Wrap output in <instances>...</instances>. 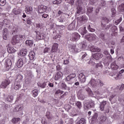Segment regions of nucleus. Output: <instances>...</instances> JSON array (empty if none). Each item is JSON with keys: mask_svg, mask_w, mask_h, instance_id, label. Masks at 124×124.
Here are the masks:
<instances>
[{"mask_svg": "<svg viewBox=\"0 0 124 124\" xmlns=\"http://www.w3.org/2000/svg\"><path fill=\"white\" fill-rule=\"evenodd\" d=\"M47 8L48 7L46 6L42 5L38 9V13L41 14V13H44V12H46V11L47 10Z\"/></svg>", "mask_w": 124, "mask_h": 124, "instance_id": "9d476101", "label": "nucleus"}, {"mask_svg": "<svg viewBox=\"0 0 124 124\" xmlns=\"http://www.w3.org/2000/svg\"><path fill=\"white\" fill-rule=\"evenodd\" d=\"M88 21V17L86 15H83L78 19V22L80 23V24H84L85 22Z\"/></svg>", "mask_w": 124, "mask_h": 124, "instance_id": "1a4fd4ad", "label": "nucleus"}, {"mask_svg": "<svg viewBox=\"0 0 124 124\" xmlns=\"http://www.w3.org/2000/svg\"><path fill=\"white\" fill-rule=\"evenodd\" d=\"M111 12H112V17H115V15L116 14V9L115 8L111 9Z\"/></svg>", "mask_w": 124, "mask_h": 124, "instance_id": "603ef678", "label": "nucleus"}, {"mask_svg": "<svg viewBox=\"0 0 124 124\" xmlns=\"http://www.w3.org/2000/svg\"><path fill=\"white\" fill-rule=\"evenodd\" d=\"M23 76L21 75H18L16 76L15 82L20 83L23 81Z\"/></svg>", "mask_w": 124, "mask_h": 124, "instance_id": "4be33fe9", "label": "nucleus"}, {"mask_svg": "<svg viewBox=\"0 0 124 124\" xmlns=\"http://www.w3.org/2000/svg\"><path fill=\"white\" fill-rule=\"evenodd\" d=\"M62 94V93H63V91H61L60 90H58L57 91H56L55 92V94Z\"/></svg>", "mask_w": 124, "mask_h": 124, "instance_id": "4d7b16f0", "label": "nucleus"}, {"mask_svg": "<svg viewBox=\"0 0 124 124\" xmlns=\"http://www.w3.org/2000/svg\"><path fill=\"white\" fill-rule=\"evenodd\" d=\"M32 96H33V97H36V96L38 95V90L36 89L33 90L32 92Z\"/></svg>", "mask_w": 124, "mask_h": 124, "instance_id": "e433bc0d", "label": "nucleus"}, {"mask_svg": "<svg viewBox=\"0 0 124 124\" xmlns=\"http://www.w3.org/2000/svg\"><path fill=\"white\" fill-rule=\"evenodd\" d=\"M78 31L82 35H85L88 31L86 30V27H84L83 28L79 29Z\"/></svg>", "mask_w": 124, "mask_h": 124, "instance_id": "a878e982", "label": "nucleus"}, {"mask_svg": "<svg viewBox=\"0 0 124 124\" xmlns=\"http://www.w3.org/2000/svg\"><path fill=\"white\" fill-rule=\"evenodd\" d=\"M80 36L78 33L75 32L72 34L70 40L71 41H77V40H79V39H80Z\"/></svg>", "mask_w": 124, "mask_h": 124, "instance_id": "7ed1b4c3", "label": "nucleus"}, {"mask_svg": "<svg viewBox=\"0 0 124 124\" xmlns=\"http://www.w3.org/2000/svg\"><path fill=\"white\" fill-rule=\"evenodd\" d=\"M26 22L28 25H31V19L30 18H28L27 19Z\"/></svg>", "mask_w": 124, "mask_h": 124, "instance_id": "e2e57ef3", "label": "nucleus"}, {"mask_svg": "<svg viewBox=\"0 0 124 124\" xmlns=\"http://www.w3.org/2000/svg\"><path fill=\"white\" fill-rule=\"evenodd\" d=\"M10 80L5 79L2 82L0 87L3 89H5L7 88V86L10 84Z\"/></svg>", "mask_w": 124, "mask_h": 124, "instance_id": "20e7f679", "label": "nucleus"}, {"mask_svg": "<svg viewBox=\"0 0 124 124\" xmlns=\"http://www.w3.org/2000/svg\"><path fill=\"white\" fill-rule=\"evenodd\" d=\"M8 37V31L7 30V29L5 28L3 30V38L5 40H7Z\"/></svg>", "mask_w": 124, "mask_h": 124, "instance_id": "9b49d317", "label": "nucleus"}, {"mask_svg": "<svg viewBox=\"0 0 124 124\" xmlns=\"http://www.w3.org/2000/svg\"><path fill=\"white\" fill-rule=\"evenodd\" d=\"M93 107H94V103L91 101H89L84 105L85 109H91V108H93Z\"/></svg>", "mask_w": 124, "mask_h": 124, "instance_id": "39448f33", "label": "nucleus"}, {"mask_svg": "<svg viewBox=\"0 0 124 124\" xmlns=\"http://www.w3.org/2000/svg\"><path fill=\"white\" fill-rule=\"evenodd\" d=\"M76 104V106H77L79 109H81V108H82V103H81V102L78 101Z\"/></svg>", "mask_w": 124, "mask_h": 124, "instance_id": "de8ad7c7", "label": "nucleus"}, {"mask_svg": "<svg viewBox=\"0 0 124 124\" xmlns=\"http://www.w3.org/2000/svg\"><path fill=\"white\" fill-rule=\"evenodd\" d=\"M85 90L86 92H87L90 96H93V91H92V90H91L90 88H87L85 89Z\"/></svg>", "mask_w": 124, "mask_h": 124, "instance_id": "c9c22d12", "label": "nucleus"}, {"mask_svg": "<svg viewBox=\"0 0 124 124\" xmlns=\"http://www.w3.org/2000/svg\"><path fill=\"white\" fill-rule=\"evenodd\" d=\"M106 101H103L102 102L100 103L99 106V108L100 111H104V108H105V105H106Z\"/></svg>", "mask_w": 124, "mask_h": 124, "instance_id": "f3484780", "label": "nucleus"}, {"mask_svg": "<svg viewBox=\"0 0 124 124\" xmlns=\"http://www.w3.org/2000/svg\"><path fill=\"white\" fill-rule=\"evenodd\" d=\"M75 29V24L72 23L68 27V30L69 31H73Z\"/></svg>", "mask_w": 124, "mask_h": 124, "instance_id": "72a5a7b5", "label": "nucleus"}, {"mask_svg": "<svg viewBox=\"0 0 124 124\" xmlns=\"http://www.w3.org/2000/svg\"><path fill=\"white\" fill-rule=\"evenodd\" d=\"M58 48H59V45L57 43H54L52 47L51 51L52 53H55V52H57L58 50Z\"/></svg>", "mask_w": 124, "mask_h": 124, "instance_id": "4468645a", "label": "nucleus"}, {"mask_svg": "<svg viewBox=\"0 0 124 124\" xmlns=\"http://www.w3.org/2000/svg\"><path fill=\"white\" fill-rule=\"evenodd\" d=\"M90 50L91 51H92V52H99L100 51H101V49H100V48H98L97 46H91Z\"/></svg>", "mask_w": 124, "mask_h": 124, "instance_id": "412c9836", "label": "nucleus"}, {"mask_svg": "<svg viewBox=\"0 0 124 124\" xmlns=\"http://www.w3.org/2000/svg\"><path fill=\"white\" fill-rule=\"evenodd\" d=\"M124 70L122 69L119 71V74H117L116 75V77H115V80H119L120 79H122V77H123V76L121 74H122V73H124Z\"/></svg>", "mask_w": 124, "mask_h": 124, "instance_id": "aec40b11", "label": "nucleus"}, {"mask_svg": "<svg viewBox=\"0 0 124 124\" xmlns=\"http://www.w3.org/2000/svg\"><path fill=\"white\" fill-rule=\"evenodd\" d=\"M118 11L120 12H123L124 10V4H121L118 8Z\"/></svg>", "mask_w": 124, "mask_h": 124, "instance_id": "4c0bfd02", "label": "nucleus"}, {"mask_svg": "<svg viewBox=\"0 0 124 124\" xmlns=\"http://www.w3.org/2000/svg\"><path fill=\"white\" fill-rule=\"evenodd\" d=\"M23 64H24V62H23V59H20L17 62L16 65L17 67L20 68L23 66Z\"/></svg>", "mask_w": 124, "mask_h": 124, "instance_id": "7c9ffc66", "label": "nucleus"}, {"mask_svg": "<svg viewBox=\"0 0 124 124\" xmlns=\"http://www.w3.org/2000/svg\"><path fill=\"white\" fill-rule=\"evenodd\" d=\"M87 53L81 52L79 55V57H81V60H84V58L87 57Z\"/></svg>", "mask_w": 124, "mask_h": 124, "instance_id": "c03bdc74", "label": "nucleus"}, {"mask_svg": "<svg viewBox=\"0 0 124 124\" xmlns=\"http://www.w3.org/2000/svg\"><path fill=\"white\" fill-rule=\"evenodd\" d=\"M21 120V119L20 118H14L12 120V122L13 124H20V121Z\"/></svg>", "mask_w": 124, "mask_h": 124, "instance_id": "cd10ccee", "label": "nucleus"}, {"mask_svg": "<svg viewBox=\"0 0 124 124\" xmlns=\"http://www.w3.org/2000/svg\"><path fill=\"white\" fill-rule=\"evenodd\" d=\"M110 67L113 70H118L119 69V66L116 63V61H114L111 63Z\"/></svg>", "mask_w": 124, "mask_h": 124, "instance_id": "f8f14e48", "label": "nucleus"}, {"mask_svg": "<svg viewBox=\"0 0 124 124\" xmlns=\"http://www.w3.org/2000/svg\"><path fill=\"white\" fill-rule=\"evenodd\" d=\"M78 47H79V48L81 49V50H84V49H86V48H87V43L85 42H81L78 44Z\"/></svg>", "mask_w": 124, "mask_h": 124, "instance_id": "b1692460", "label": "nucleus"}, {"mask_svg": "<svg viewBox=\"0 0 124 124\" xmlns=\"http://www.w3.org/2000/svg\"><path fill=\"white\" fill-rule=\"evenodd\" d=\"M78 79L81 83H85L86 82V76H85L84 73H81L79 74Z\"/></svg>", "mask_w": 124, "mask_h": 124, "instance_id": "423d86ee", "label": "nucleus"}, {"mask_svg": "<svg viewBox=\"0 0 124 124\" xmlns=\"http://www.w3.org/2000/svg\"><path fill=\"white\" fill-rule=\"evenodd\" d=\"M87 11L89 12V13H92V12L93 11V7H88L87 8Z\"/></svg>", "mask_w": 124, "mask_h": 124, "instance_id": "5fc2aeb1", "label": "nucleus"}, {"mask_svg": "<svg viewBox=\"0 0 124 124\" xmlns=\"http://www.w3.org/2000/svg\"><path fill=\"white\" fill-rule=\"evenodd\" d=\"M103 65L101 63V62H100L96 64V68H102Z\"/></svg>", "mask_w": 124, "mask_h": 124, "instance_id": "09e8293b", "label": "nucleus"}, {"mask_svg": "<svg viewBox=\"0 0 124 124\" xmlns=\"http://www.w3.org/2000/svg\"><path fill=\"white\" fill-rule=\"evenodd\" d=\"M62 72H58L55 77V80H59V79H61V78H62Z\"/></svg>", "mask_w": 124, "mask_h": 124, "instance_id": "6ab92c4d", "label": "nucleus"}, {"mask_svg": "<svg viewBox=\"0 0 124 124\" xmlns=\"http://www.w3.org/2000/svg\"><path fill=\"white\" fill-rule=\"evenodd\" d=\"M36 28L38 30H41V29H43V26L40 23H37L36 24Z\"/></svg>", "mask_w": 124, "mask_h": 124, "instance_id": "37998d69", "label": "nucleus"}, {"mask_svg": "<svg viewBox=\"0 0 124 124\" xmlns=\"http://www.w3.org/2000/svg\"><path fill=\"white\" fill-rule=\"evenodd\" d=\"M92 121H93V122L96 121V120H97V114H95L94 115H93L92 117Z\"/></svg>", "mask_w": 124, "mask_h": 124, "instance_id": "052dcab7", "label": "nucleus"}, {"mask_svg": "<svg viewBox=\"0 0 124 124\" xmlns=\"http://www.w3.org/2000/svg\"><path fill=\"white\" fill-rule=\"evenodd\" d=\"M99 37L103 41H105V33L103 32H101L99 35Z\"/></svg>", "mask_w": 124, "mask_h": 124, "instance_id": "f704fd0d", "label": "nucleus"}, {"mask_svg": "<svg viewBox=\"0 0 124 124\" xmlns=\"http://www.w3.org/2000/svg\"><path fill=\"white\" fill-rule=\"evenodd\" d=\"M76 124H86V119L84 118H81L77 122Z\"/></svg>", "mask_w": 124, "mask_h": 124, "instance_id": "473e14b6", "label": "nucleus"}, {"mask_svg": "<svg viewBox=\"0 0 124 124\" xmlns=\"http://www.w3.org/2000/svg\"><path fill=\"white\" fill-rule=\"evenodd\" d=\"M77 9H78L77 11V14H80V13L82 12V7H78Z\"/></svg>", "mask_w": 124, "mask_h": 124, "instance_id": "13d9d810", "label": "nucleus"}, {"mask_svg": "<svg viewBox=\"0 0 124 124\" xmlns=\"http://www.w3.org/2000/svg\"><path fill=\"white\" fill-rule=\"evenodd\" d=\"M116 96V95L115 94H112L111 95L109 98V101H110V102H112V100L113 99V98H114V97H115Z\"/></svg>", "mask_w": 124, "mask_h": 124, "instance_id": "69168bd1", "label": "nucleus"}, {"mask_svg": "<svg viewBox=\"0 0 124 124\" xmlns=\"http://www.w3.org/2000/svg\"><path fill=\"white\" fill-rule=\"evenodd\" d=\"M21 87H22V86L21 85L20 83L17 82L16 81L15 82V84L14 85V90L17 91V90H19Z\"/></svg>", "mask_w": 124, "mask_h": 124, "instance_id": "dca6fc26", "label": "nucleus"}, {"mask_svg": "<svg viewBox=\"0 0 124 124\" xmlns=\"http://www.w3.org/2000/svg\"><path fill=\"white\" fill-rule=\"evenodd\" d=\"M111 31L113 34H112V35L114 36L116 35V33H117L118 31V28H117L116 26H112L111 28Z\"/></svg>", "mask_w": 124, "mask_h": 124, "instance_id": "a211bd4d", "label": "nucleus"}, {"mask_svg": "<svg viewBox=\"0 0 124 124\" xmlns=\"http://www.w3.org/2000/svg\"><path fill=\"white\" fill-rule=\"evenodd\" d=\"M29 57L30 58V60L31 61H33V60H34V57H35V53L34 52L31 51L29 54Z\"/></svg>", "mask_w": 124, "mask_h": 124, "instance_id": "c756f323", "label": "nucleus"}, {"mask_svg": "<svg viewBox=\"0 0 124 124\" xmlns=\"http://www.w3.org/2000/svg\"><path fill=\"white\" fill-rule=\"evenodd\" d=\"M36 38V39L41 40V39H43L44 38V35H43V34H42L39 31H37Z\"/></svg>", "mask_w": 124, "mask_h": 124, "instance_id": "bb28decb", "label": "nucleus"}, {"mask_svg": "<svg viewBox=\"0 0 124 124\" xmlns=\"http://www.w3.org/2000/svg\"><path fill=\"white\" fill-rule=\"evenodd\" d=\"M122 17H120V19L116 20L115 24L116 25H119V24H120V23H121V22H122Z\"/></svg>", "mask_w": 124, "mask_h": 124, "instance_id": "bf43d9fd", "label": "nucleus"}, {"mask_svg": "<svg viewBox=\"0 0 124 124\" xmlns=\"http://www.w3.org/2000/svg\"><path fill=\"white\" fill-rule=\"evenodd\" d=\"M69 63V60H64L63 61L64 64H68Z\"/></svg>", "mask_w": 124, "mask_h": 124, "instance_id": "774afa93", "label": "nucleus"}, {"mask_svg": "<svg viewBox=\"0 0 124 124\" xmlns=\"http://www.w3.org/2000/svg\"><path fill=\"white\" fill-rule=\"evenodd\" d=\"M11 65H12V62H11V60L10 59H7L6 61V67L8 69H9L11 67Z\"/></svg>", "mask_w": 124, "mask_h": 124, "instance_id": "5701e85b", "label": "nucleus"}, {"mask_svg": "<svg viewBox=\"0 0 124 124\" xmlns=\"http://www.w3.org/2000/svg\"><path fill=\"white\" fill-rule=\"evenodd\" d=\"M7 101H9V102H11V101H12L13 100V96L12 95H9L7 98Z\"/></svg>", "mask_w": 124, "mask_h": 124, "instance_id": "8fccbe9b", "label": "nucleus"}, {"mask_svg": "<svg viewBox=\"0 0 124 124\" xmlns=\"http://www.w3.org/2000/svg\"><path fill=\"white\" fill-rule=\"evenodd\" d=\"M96 35L94 34H89L85 36V38L88 41H94L96 40Z\"/></svg>", "mask_w": 124, "mask_h": 124, "instance_id": "f03ea898", "label": "nucleus"}, {"mask_svg": "<svg viewBox=\"0 0 124 124\" xmlns=\"http://www.w3.org/2000/svg\"><path fill=\"white\" fill-rule=\"evenodd\" d=\"M48 84V86L50 87V88H53L54 87V82H47Z\"/></svg>", "mask_w": 124, "mask_h": 124, "instance_id": "680f3d73", "label": "nucleus"}, {"mask_svg": "<svg viewBox=\"0 0 124 124\" xmlns=\"http://www.w3.org/2000/svg\"><path fill=\"white\" fill-rule=\"evenodd\" d=\"M90 84L92 87H94L95 86H96V81L94 80H92L90 81Z\"/></svg>", "mask_w": 124, "mask_h": 124, "instance_id": "49530a36", "label": "nucleus"}, {"mask_svg": "<svg viewBox=\"0 0 124 124\" xmlns=\"http://www.w3.org/2000/svg\"><path fill=\"white\" fill-rule=\"evenodd\" d=\"M32 7L30 6H27L25 8V12L27 14H31L32 13Z\"/></svg>", "mask_w": 124, "mask_h": 124, "instance_id": "ddd939ff", "label": "nucleus"}, {"mask_svg": "<svg viewBox=\"0 0 124 124\" xmlns=\"http://www.w3.org/2000/svg\"><path fill=\"white\" fill-rule=\"evenodd\" d=\"M6 3V0H0V5L1 6H4Z\"/></svg>", "mask_w": 124, "mask_h": 124, "instance_id": "a18cd8bd", "label": "nucleus"}, {"mask_svg": "<svg viewBox=\"0 0 124 124\" xmlns=\"http://www.w3.org/2000/svg\"><path fill=\"white\" fill-rule=\"evenodd\" d=\"M69 48L72 50V52H76V46L74 45H70Z\"/></svg>", "mask_w": 124, "mask_h": 124, "instance_id": "58836bf2", "label": "nucleus"}, {"mask_svg": "<svg viewBox=\"0 0 124 124\" xmlns=\"http://www.w3.org/2000/svg\"><path fill=\"white\" fill-rule=\"evenodd\" d=\"M62 2L61 0H55L53 1V4H60Z\"/></svg>", "mask_w": 124, "mask_h": 124, "instance_id": "864d4df0", "label": "nucleus"}, {"mask_svg": "<svg viewBox=\"0 0 124 124\" xmlns=\"http://www.w3.org/2000/svg\"><path fill=\"white\" fill-rule=\"evenodd\" d=\"M25 43L29 46H31L33 44V41L32 40H27L26 41Z\"/></svg>", "mask_w": 124, "mask_h": 124, "instance_id": "ea45409f", "label": "nucleus"}, {"mask_svg": "<svg viewBox=\"0 0 124 124\" xmlns=\"http://www.w3.org/2000/svg\"><path fill=\"white\" fill-rule=\"evenodd\" d=\"M8 53L9 54H12L16 52V49H14V47L10 46L7 48Z\"/></svg>", "mask_w": 124, "mask_h": 124, "instance_id": "2f4dec72", "label": "nucleus"}, {"mask_svg": "<svg viewBox=\"0 0 124 124\" xmlns=\"http://www.w3.org/2000/svg\"><path fill=\"white\" fill-rule=\"evenodd\" d=\"M62 87L63 90H66L67 89V86H66V84L64 82L62 83Z\"/></svg>", "mask_w": 124, "mask_h": 124, "instance_id": "3c124183", "label": "nucleus"}, {"mask_svg": "<svg viewBox=\"0 0 124 124\" xmlns=\"http://www.w3.org/2000/svg\"><path fill=\"white\" fill-rule=\"evenodd\" d=\"M106 120H107V118L106 116H101L100 117V124H105L104 123L106 122Z\"/></svg>", "mask_w": 124, "mask_h": 124, "instance_id": "393cba45", "label": "nucleus"}, {"mask_svg": "<svg viewBox=\"0 0 124 124\" xmlns=\"http://www.w3.org/2000/svg\"><path fill=\"white\" fill-rule=\"evenodd\" d=\"M46 117L48 120H51L52 115L51 114V112L49 111H47L46 113Z\"/></svg>", "mask_w": 124, "mask_h": 124, "instance_id": "79ce46f5", "label": "nucleus"}, {"mask_svg": "<svg viewBox=\"0 0 124 124\" xmlns=\"http://www.w3.org/2000/svg\"><path fill=\"white\" fill-rule=\"evenodd\" d=\"M69 76H70V77L71 78V79H73V78H75L76 77V74L74 73L71 74Z\"/></svg>", "mask_w": 124, "mask_h": 124, "instance_id": "338daca9", "label": "nucleus"}, {"mask_svg": "<svg viewBox=\"0 0 124 124\" xmlns=\"http://www.w3.org/2000/svg\"><path fill=\"white\" fill-rule=\"evenodd\" d=\"M26 38L25 35H16L13 37L11 42L13 45H16V43H19L20 40H24Z\"/></svg>", "mask_w": 124, "mask_h": 124, "instance_id": "f257e3e1", "label": "nucleus"}, {"mask_svg": "<svg viewBox=\"0 0 124 124\" xmlns=\"http://www.w3.org/2000/svg\"><path fill=\"white\" fill-rule=\"evenodd\" d=\"M18 55V56H22L24 57L25 55H27V50L25 49H22L19 51Z\"/></svg>", "mask_w": 124, "mask_h": 124, "instance_id": "c85d7f7f", "label": "nucleus"}, {"mask_svg": "<svg viewBox=\"0 0 124 124\" xmlns=\"http://www.w3.org/2000/svg\"><path fill=\"white\" fill-rule=\"evenodd\" d=\"M24 109V106L22 104H19L16 106V107L14 109V112L17 113V112H20Z\"/></svg>", "mask_w": 124, "mask_h": 124, "instance_id": "0eeeda50", "label": "nucleus"}, {"mask_svg": "<svg viewBox=\"0 0 124 124\" xmlns=\"http://www.w3.org/2000/svg\"><path fill=\"white\" fill-rule=\"evenodd\" d=\"M87 29L89 31H91V32H93L95 31V29L92 28V26H91V25H88L87 26Z\"/></svg>", "mask_w": 124, "mask_h": 124, "instance_id": "a19ab883", "label": "nucleus"}, {"mask_svg": "<svg viewBox=\"0 0 124 124\" xmlns=\"http://www.w3.org/2000/svg\"><path fill=\"white\" fill-rule=\"evenodd\" d=\"M74 124V120H73V119L70 118L69 119L68 121V124Z\"/></svg>", "mask_w": 124, "mask_h": 124, "instance_id": "0e129e2a", "label": "nucleus"}, {"mask_svg": "<svg viewBox=\"0 0 124 124\" xmlns=\"http://www.w3.org/2000/svg\"><path fill=\"white\" fill-rule=\"evenodd\" d=\"M12 12L15 14V15H18V14H20V13H21V9L17 7L13 9Z\"/></svg>", "mask_w": 124, "mask_h": 124, "instance_id": "2eb2a0df", "label": "nucleus"}, {"mask_svg": "<svg viewBox=\"0 0 124 124\" xmlns=\"http://www.w3.org/2000/svg\"><path fill=\"white\" fill-rule=\"evenodd\" d=\"M109 23V19L107 17H103L101 21V26L103 28L106 27V24Z\"/></svg>", "mask_w": 124, "mask_h": 124, "instance_id": "6e6552de", "label": "nucleus"}, {"mask_svg": "<svg viewBox=\"0 0 124 124\" xmlns=\"http://www.w3.org/2000/svg\"><path fill=\"white\" fill-rule=\"evenodd\" d=\"M93 58L95 60H99V57L98 56V53H95L93 55Z\"/></svg>", "mask_w": 124, "mask_h": 124, "instance_id": "6e6d98bb", "label": "nucleus"}]
</instances>
